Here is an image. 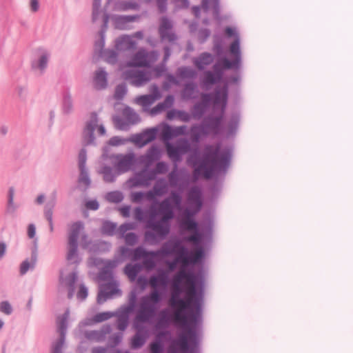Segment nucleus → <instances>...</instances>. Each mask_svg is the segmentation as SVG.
I'll return each instance as SVG.
<instances>
[{"label":"nucleus","instance_id":"obj_1","mask_svg":"<svg viewBox=\"0 0 353 353\" xmlns=\"http://www.w3.org/2000/svg\"><path fill=\"white\" fill-rule=\"evenodd\" d=\"M197 279L198 276L192 271L180 268L172 281L169 304L174 310L173 320L185 331L179 334L174 344L186 353H200L199 336L192 326L199 321L202 311L203 291L196 288Z\"/></svg>","mask_w":353,"mask_h":353},{"label":"nucleus","instance_id":"obj_2","mask_svg":"<svg viewBox=\"0 0 353 353\" xmlns=\"http://www.w3.org/2000/svg\"><path fill=\"white\" fill-rule=\"evenodd\" d=\"M182 203L181 192L171 191L170 196L159 203L157 210L150 208L149 219L145 221L144 241L150 245H157L170 234V221L174 218V208L180 209Z\"/></svg>","mask_w":353,"mask_h":353},{"label":"nucleus","instance_id":"obj_3","mask_svg":"<svg viewBox=\"0 0 353 353\" xmlns=\"http://www.w3.org/2000/svg\"><path fill=\"white\" fill-rule=\"evenodd\" d=\"M231 157L230 150H221V145L218 143L216 145H205L201 157L192 155L188 161L194 168L193 176L195 179L201 176L210 179L221 172L227 171Z\"/></svg>","mask_w":353,"mask_h":353},{"label":"nucleus","instance_id":"obj_4","mask_svg":"<svg viewBox=\"0 0 353 353\" xmlns=\"http://www.w3.org/2000/svg\"><path fill=\"white\" fill-rule=\"evenodd\" d=\"M190 150V143L186 139H179L176 145L170 142L165 143L166 154L174 165L172 170L168 175L169 185L171 187L175 188L177 186L179 181L178 163L182 161L183 156Z\"/></svg>","mask_w":353,"mask_h":353},{"label":"nucleus","instance_id":"obj_5","mask_svg":"<svg viewBox=\"0 0 353 353\" xmlns=\"http://www.w3.org/2000/svg\"><path fill=\"white\" fill-rule=\"evenodd\" d=\"M162 299L161 294L159 290H152L148 296L142 297L139 310L134 319V326L139 328V323H147L154 316L156 304Z\"/></svg>","mask_w":353,"mask_h":353},{"label":"nucleus","instance_id":"obj_6","mask_svg":"<svg viewBox=\"0 0 353 353\" xmlns=\"http://www.w3.org/2000/svg\"><path fill=\"white\" fill-rule=\"evenodd\" d=\"M109 159L114 168L121 174L132 170L136 163L135 154L132 152L125 154H112Z\"/></svg>","mask_w":353,"mask_h":353},{"label":"nucleus","instance_id":"obj_7","mask_svg":"<svg viewBox=\"0 0 353 353\" xmlns=\"http://www.w3.org/2000/svg\"><path fill=\"white\" fill-rule=\"evenodd\" d=\"M68 317L69 310H67L61 316L58 318L57 327L59 338L52 344L51 353H62V347L65 343L68 328Z\"/></svg>","mask_w":353,"mask_h":353},{"label":"nucleus","instance_id":"obj_8","mask_svg":"<svg viewBox=\"0 0 353 353\" xmlns=\"http://www.w3.org/2000/svg\"><path fill=\"white\" fill-rule=\"evenodd\" d=\"M123 78L134 87H141L150 81L151 74L149 72L130 69L125 71Z\"/></svg>","mask_w":353,"mask_h":353},{"label":"nucleus","instance_id":"obj_9","mask_svg":"<svg viewBox=\"0 0 353 353\" xmlns=\"http://www.w3.org/2000/svg\"><path fill=\"white\" fill-rule=\"evenodd\" d=\"M230 52L234 57L233 61H230L227 58L221 60L222 68L223 70L236 69L238 70L241 64V52L240 49V39L236 38L230 46Z\"/></svg>","mask_w":353,"mask_h":353},{"label":"nucleus","instance_id":"obj_10","mask_svg":"<svg viewBox=\"0 0 353 353\" xmlns=\"http://www.w3.org/2000/svg\"><path fill=\"white\" fill-rule=\"evenodd\" d=\"M201 8L205 13L211 9L214 18L217 21L220 20V0H202L201 6H193L192 10L197 19L200 17Z\"/></svg>","mask_w":353,"mask_h":353},{"label":"nucleus","instance_id":"obj_11","mask_svg":"<svg viewBox=\"0 0 353 353\" xmlns=\"http://www.w3.org/2000/svg\"><path fill=\"white\" fill-rule=\"evenodd\" d=\"M98 122L97 113H91L90 120L87 121L83 132V143L84 146L95 145L94 132L98 126Z\"/></svg>","mask_w":353,"mask_h":353},{"label":"nucleus","instance_id":"obj_12","mask_svg":"<svg viewBox=\"0 0 353 353\" xmlns=\"http://www.w3.org/2000/svg\"><path fill=\"white\" fill-rule=\"evenodd\" d=\"M114 295L121 296V291L119 289L118 285L114 281H110L102 284L97 295V303L103 304L108 299L112 298Z\"/></svg>","mask_w":353,"mask_h":353},{"label":"nucleus","instance_id":"obj_13","mask_svg":"<svg viewBox=\"0 0 353 353\" xmlns=\"http://www.w3.org/2000/svg\"><path fill=\"white\" fill-rule=\"evenodd\" d=\"M224 114L225 113L220 112L216 116L209 115L204 119L202 123L208 135L210 134L217 135L220 133Z\"/></svg>","mask_w":353,"mask_h":353},{"label":"nucleus","instance_id":"obj_14","mask_svg":"<svg viewBox=\"0 0 353 353\" xmlns=\"http://www.w3.org/2000/svg\"><path fill=\"white\" fill-rule=\"evenodd\" d=\"M172 22L167 17H161L158 31L162 41H168L173 43L177 39L176 34L172 31Z\"/></svg>","mask_w":353,"mask_h":353},{"label":"nucleus","instance_id":"obj_15","mask_svg":"<svg viewBox=\"0 0 353 353\" xmlns=\"http://www.w3.org/2000/svg\"><path fill=\"white\" fill-rule=\"evenodd\" d=\"M87 150L83 148L79 151L78 155V166L80 171L78 181L88 188L91 183L88 170L86 168Z\"/></svg>","mask_w":353,"mask_h":353},{"label":"nucleus","instance_id":"obj_16","mask_svg":"<svg viewBox=\"0 0 353 353\" xmlns=\"http://www.w3.org/2000/svg\"><path fill=\"white\" fill-rule=\"evenodd\" d=\"M150 91L151 93L149 94L137 97L135 99V102L143 108H148L161 98V92L157 85H152Z\"/></svg>","mask_w":353,"mask_h":353},{"label":"nucleus","instance_id":"obj_17","mask_svg":"<svg viewBox=\"0 0 353 353\" xmlns=\"http://www.w3.org/2000/svg\"><path fill=\"white\" fill-rule=\"evenodd\" d=\"M157 129L155 128H149L142 133L136 134L131 138V141L139 148H142L148 143L154 141L157 137Z\"/></svg>","mask_w":353,"mask_h":353},{"label":"nucleus","instance_id":"obj_18","mask_svg":"<svg viewBox=\"0 0 353 353\" xmlns=\"http://www.w3.org/2000/svg\"><path fill=\"white\" fill-rule=\"evenodd\" d=\"M228 99V86L224 85L221 89L216 90L214 95L213 111L216 112L220 105V112L225 113Z\"/></svg>","mask_w":353,"mask_h":353},{"label":"nucleus","instance_id":"obj_19","mask_svg":"<svg viewBox=\"0 0 353 353\" xmlns=\"http://www.w3.org/2000/svg\"><path fill=\"white\" fill-rule=\"evenodd\" d=\"M168 186L166 179L165 178L158 179L152 189L146 192V198L149 201L153 200L155 196H162L168 193Z\"/></svg>","mask_w":353,"mask_h":353},{"label":"nucleus","instance_id":"obj_20","mask_svg":"<svg viewBox=\"0 0 353 353\" xmlns=\"http://www.w3.org/2000/svg\"><path fill=\"white\" fill-rule=\"evenodd\" d=\"M145 167L142 170L137 172L132 179L134 186L148 187L150 185L151 181L156 179L153 172Z\"/></svg>","mask_w":353,"mask_h":353},{"label":"nucleus","instance_id":"obj_21","mask_svg":"<svg viewBox=\"0 0 353 353\" xmlns=\"http://www.w3.org/2000/svg\"><path fill=\"white\" fill-rule=\"evenodd\" d=\"M161 158V152L156 145H152L145 154L139 157V162L143 164L145 167L149 168L154 162Z\"/></svg>","mask_w":353,"mask_h":353},{"label":"nucleus","instance_id":"obj_22","mask_svg":"<svg viewBox=\"0 0 353 353\" xmlns=\"http://www.w3.org/2000/svg\"><path fill=\"white\" fill-rule=\"evenodd\" d=\"M112 331L111 327L108 325L103 326L98 330H87L84 332L85 339L93 342H102L105 341L107 334Z\"/></svg>","mask_w":353,"mask_h":353},{"label":"nucleus","instance_id":"obj_23","mask_svg":"<svg viewBox=\"0 0 353 353\" xmlns=\"http://www.w3.org/2000/svg\"><path fill=\"white\" fill-rule=\"evenodd\" d=\"M37 239H35L30 259L24 260L20 265L19 272L21 275L26 274L29 270H33L35 268L37 262Z\"/></svg>","mask_w":353,"mask_h":353},{"label":"nucleus","instance_id":"obj_24","mask_svg":"<svg viewBox=\"0 0 353 353\" xmlns=\"http://www.w3.org/2000/svg\"><path fill=\"white\" fill-rule=\"evenodd\" d=\"M139 18V16L136 15H120L114 14L112 16L111 19L115 28L119 30H125L128 27V24L131 22L135 21Z\"/></svg>","mask_w":353,"mask_h":353},{"label":"nucleus","instance_id":"obj_25","mask_svg":"<svg viewBox=\"0 0 353 353\" xmlns=\"http://www.w3.org/2000/svg\"><path fill=\"white\" fill-rule=\"evenodd\" d=\"M50 56V54L47 50H40L39 57L32 61V69L39 70L42 74L48 66Z\"/></svg>","mask_w":353,"mask_h":353},{"label":"nucleus","instance_id":"obj_26","mask_svg":"<svg viewBox=\"0 0 353 353\" xmlns=\"http://www.w3.org/2000/svg\"><path fill=\"white\" fill-rule=\"evenodd\" d=\"M181 242L180 240L176 239L164 243L159 250L154 251L155 256H165L175 254Z\"/></svg>","mask_w":353,"mask_h":353},{"label":"nucleus","instance_id":"obj_27","mask_svg":"<svg viewBox=\"0 0 353 353\" xmlns=\"http://www.w3.org/2000/svg\"><path fill=\"white\" fill-rule=\"evenodd\" d=\"M108 73L103 68L97 70L93 75L92 83L97 90H104L108 87Z\"/></svg>","mask_w":353,"mask_h":353},{"label":"nucleus","instance_id":"obj_28","mask_svg":"<svg viewBox=\"0 0 353 353\" xmlns=\"http://www.w3.org/2000/svg\"><path fill=\"white\" fill-rule=\"evenodd\" d=\"M199 90L195 82L185 83L181 90V95L183 100L188 101L196 99L199 97Z\"/></svg>","mask_w":353,"mask_h":353},{"label":"nucleus","instance_id":"obj_29","mask_svg":"<svg viewBox=\"0 0 353 353\" xmlns=\"http://www.w3.org/2000/svg\"><path fill=\"white\" fill-rule=\"evenodd\" d=\"M115 47L119 51L134 50L137 48V42L130 36L124 35L116 40Z\"/></svg>","mask_w":353,"mask_h":353},{"label":"nucleus","instance_id":"obj_30","mask_svg":"<svg viewBox=\"0 0 353 353\" xmlns=\"http://www.w3.org/2000/svg\"><path fill=\"white\" fill-rule=\"evenodd\" d=\"M127 65L130 67H148L147 51L143 48L139 49Z\"/></svg>","mask_w":353,"mask_h":353},{"label":"nucleus","instance_id":"obj_31","mask_svg":"<svg viewBox=\"0 0 353 353\" xmlns=\"http://www.w3.org/2000/svg\"><path fill=\"white\" fill-rule=\"evenodd\" d=\"M201 196V190L199 187L194 186L191 188L188 194V202L189 207L201 208L203 204Z\"/></svg>","mask_w":353,"mask_h":353},{"label":"nucleus","instance_id":"obj_32","mask_svg":"<svg viewBox=\"0 0 353 353\" xmlns=\"http://www.w3.org/2000/svg\"><path fill=\"white\" fill-rule=\"evenodd\" d=\"M84 229V224L82 221H79L72 223L69 225L68 242L78 243L80 233Z\"/></svg>","mask_w":353,"mask_h":353},{"label":"nucleus","instance_id":"obj_33","mask_svg":"<svg viewBox=\"0 0 353 353\" xmlns=\"http://www.w3.org/2000/svg\"><path fill=\"white\" fill-rule=\"evenodd\" d=\"M168 275L164 271H161L157 275H153L150 277L149 284L154 288V290H158L159 286L165 288L168 283Z\"/></svg>","mask_w":353,"mask_h":353},{"label":"nucleus","instance_id":"obj_34","mask_svg":"<svg viewBox=\"0 0 353 353\" xmlns=\"http://www.w3.org/2000/svg\"><path fill=\"white\" fill-rule=\"evenodd\" d=\"M66 259L71 264L78 265L81 261L78 252V243L68 242Z\"/></svg>","mask_w":353,"mask_h":353},{"label":"nucleus","instance_id":"obj_35","mask_svg":"<svg viewBox=\"0 0 353 353\" xmlns=\"http://www.w3.org/2000/svg\"><path fill=\"white\" fill-rule=\"evenodd\" d=\"M170 334L168 331L159 332L156 337L154 341L152 342L150 345V353H163L164 345L163 339Z\"/></svg>","mask_w":353,"mask_h":353},{"label":"nucleus","instance_id":"obj_36","mask_svg":"<svg viewBox=\"0 0 353 353\" xmlns=\"http://www.w3.org/2000/svg\"><path fill=\"white\" fill-rule=\"evenodd\" d=\"M214 61V57L209 52H202L199 57L192 61L194 65L199 70H203L206 66L210 65Z\"/></svg>","mask_w":353,"mask_h":353},{"label":"nucleus","instance_id":"obj_37","mask_svg":"<svg viewBox=\"0 0 353 353\" xmlns=\"http://www.w3.org/2000/svg\"><path fill=\"white\" fill-rule=\"evenodd\" d=\"M175 254H176V257L175 259L181 263V268H184L185 270V267L190 265V253H189L188 248L181 243Z\"/></svg>","mask_w":353,"mask_h":353},{"label":"nucleus","instance_id":"obj_38","mask_svg":"<svg viewBox=\"0 0 353 353\" xmlns=\"http://www.w3.org/2000/svg\"><path fill=\"white\" fill-rule=\"evenodd\" d=\"M175 254H176V257L175 259L181 263V268H184L185 270V267L190 265V253H189L188 248L181 243Z\"/></svg>","mask_w":353,"mask_h":353},{"label":"nucleus","instance_id":"obj_39","mask_svg":"<svg viewBox=\"0 0 353 353\" xmlns=\"http://www.w3.org/2000/svg\"><path fill=\"white\" fill-rule=\"evenodd\" d=\"M99 173L103 175V181L106 183H113L117 177L121 174L118 173V170L116 169L114 170L112 168L108 165L103 166Z\"/></svg>","mask_w":353,"mask_h":353},{"label":"nucleus","instance_id":"obj_40","mask_svg":"<svg viewBox=\"0 0 353 353\" xmlns=\"http://www.w3.org/2000/svg\"><path fill=\"white\" fill-rule=\"evenodd\" d=\"M190 134L192 141L196 143L200 141L202 136L208 135L203 123L192 125L190 130Z\"/></svg>","mask_w":353,"mask_h":353},{"label":"nucleus","instance_id":"obj_41","mask_svg":"<svg viewBox=\"0 0 353 353\" xmlns=\"http://www.w3.org/2000/svg\"><path fill=\"white\" fill-rule=\"evenodd\" d=\"M135 307V295L132 296L129 304L128 305H124L121 307L118 311L114 314V316L117 317H121L123 319H129L130 314L134 310Z\"/></svg>","mask_w":353,"mask_h":353},{"label":"nucleus","instance_id":"obj_42","mask_svg":"<svg viewBox=\"0 0 353 353\" xmlns=\"http://www.w3.org/2000/svg\"><path fill=\"white\" fill-rule=\"evenodd\" d=\"M77 280V273L72 272L65 278V284L68 288V298L71 299L75 292V283Z\"/></svg>","mask_w":353,"mask_h":353},{"label":"nucleus","instance_id":"obj_43","mask_svg":"<svg viewBox=\"0 0 353 353\" xmlns=\"http://www.w3.org/2000/svg\"><path fill=\"white\" fill-rule=\"evenodd\" d=\"M176 74L183 79H194L196 77L197 72L190 67L182 66L177 69Z\"/></svg>","mask_w":353,"mask_h":353},{"label":"nucleus","instance_id":"obj_44","mask_svg":"<svg viewBox=\"0 0 353 353\" xmlns=\"http://www.w3.org/2000/svg\"><path fill=\"white\" fill-rule=\"evenodd\" d=\"M141 270V265L139 263H128L125 266L124 272L131 281H134L139 272Z\"/></svg>","mask_w":353,"mask_h":353},{"label":"nucleus","instance_id":"obj_45","mask_svg":"<svg viewBox=\"0 0 353 353\" xmlns=\"http://www.w3.org/2000/svg\"><path fill=\"white\" fill-rule=\"evenodd\" d=\"M122 114L128 123L136 124L140 121L139 114L130 107H125L123 110Z\"/></svg>","mask_w":353,"mask_h":353},{"label":"nucleus","instance_id":"obj_46","mask_svg":"<svg viewBox=\"0 0 353 353\" xmlns=\"http://www.w3.org/2000/svg\"><path fill=\"white\" fill-rule=\"evenodd\" d=\"M170 322V316L167 310H163L159 314V318L156 324V328L165 329L167 328Z\"/></svg>","mask_w":353,"mask_h":353},{"label":"nucleus","instance_id":"obj_47","mask_svg":"<svg viewBox=\"0 0 353 353\" xmlns=\"http://www.w3.org/2000/svg\"><path fill=\"white\" fill-rule=\"evenodd\" d=\"M15 190L13 187H10L8 192V202L6 206V211L8 214L14 213L18 206L14 202Z\"/></svg>","mask_w":353,"mask_h":353},{"label":"nucleus","instance_id":"obj_48","mask_svg":"<svg viewBox=\"0 0 353 353\" xmlns=\"http://www.w3.org/2000/svg\"><path fill=\"white\" fill-rule=\"evenodd\" d=\"M221 74L219 73L217 75L214 74L213 72L208 70L204 72V77L203 79V85L208 86L210 85H213L221 81L220 80Z\"/></svg>","mask_w":353,"mask_h":353},{"label":"nucleus","instance_id":"obj_49","mask_svg":"<svg viewBox=\"0 0 353 353\" xmlns=\"http://www.w3.org/2000/svg\"><path fill=\"white\" fill-rule=\"evenodd\" d=\"M207 108L200 103L199 102L196 103L191 110V114L193 119L199 120L201 119L207 110Z\"/></svg>","mask_w":353,"mask_h":353},{"label":"nucleus","instance_id":"obj_50","mask_svg":"<svg viewBox=\"0 0 353 353\" xmlns=\"http://www.w3.org/2000/svg\"><path fill=\"white\" fill-rule=\"evenodd\" d=\"M150 254L155 256L154 251H147L143 247L139 246L135 249L132 250V260L137 261L141 259H143L145 256Z\"/></svg>","mask_w":353,"mask_h":353},{"label":"nucleus","instance_id":"obj_51","mask_svg":"<svg viewBox=\"0 0 353 353\" xmlns=\"http://www.w3.org/2000/svg\"><path fill=\"white\" fill-rule=\"evenodd\" d=\"M204 256V249L202 246H197L194 250L190 253V264H196L200 261Z\"/></svg>","mask_w":353,"mask_h":353},{"label":"nucleus","instance_id":"obj_52","mask_svg":"<svg viewBox=\"0 0 353 353\" xmlns=\"http://www.w3.org/2000/svg\"><path fill=\"white\" fill-rule=\"evenodd\" d=\"M117 225L110 221H105L102 223L101 232L108 236H113L117 230Z\"/></svg>","mask_w":353,"mask_h":353},{"label":"nucleus","instance_id":"obj_53","mask_svg":"<svg viewBox=\"0 0 353 353\" xmlns=\"http://www.w3.org/2000/svg\"><path fill=\"white\" fill-rule=\"evenodd\" d=\"M137 332L133 336L132 339V347L133 349H138L141 347L145 343V336L142 335L140 332V325H139V328L137 329Z\"/></svg>","mask_w":353,"mask_h":353},{"label":"nucleus","instance_id":"obj_54","mask_svg":"<svg viewBox=\"0 0 353 353\" xmlns=\"http://www.w3.org/2000/svg\"><path fill=\"white\" fill-rule=\"evenodd\" d=\"M181 229L192 232L198 227V223L194 219H183L180 224Z\"/></svg>","mask_w":353,"mask_h":353},{"label":"nucleus","instance_id":"obj_55","mask_svg":"<svg viewBox=\"0 0 353 353\" xmlns=\"http://www.w3.org/2000/svg\"><path fill=\"white\" fill-rule=\"evenodd\" d=\"M73 101L70 94L65 93L63 100V111L65 114H69L72 111Z\"/></svg>","mask_w":353,"mask_h":353},{"label":"nucleus","instance_id":"obj_56","mask_svg":"<svg viewBox=\"0 0 353 353\" xmlns=\"http://www.w3.org/2000/svg\"><path fill=\"white\" fill-rule=\"evenodd\" d=\"M192 232L193 234L185 238V241L193 243L196 247L201 246L199 243L203 236L202 234L199 232L198 228Z\"/></svg>","mask_w":353,"mask_h":353},{"label":"nucleus","instance_id":"obj_57","mask_svg":"<svg viewBox=\"0 0 353 353\" xmlns=\"http://www.w3.org/2000/svg\"><path fill=\"white\" fill-rule=\"evenodd\" d=\"M105 198L110 203H118L123 201V196L122 192L119 191H112L108 192Z\"/></svg>","mask_w":353,"mask_h":353},{"label":"nucleus","instance_id":"obj_58","mask_svg":"<svg viewBox=\"0 0 353 353\" xmlns=\"http://www.w3.org/2000/svg\"><path fill=\"white\" fill-rule=\"evenodd\" d=\"M56 201L53 199L52 201H48L44 208V216L48 221H52L53 208L55 206Z\"/></svg>","mask_w":353,"mask_h":353},{"label":"nucleus","instance_id":"obj_59","mask_svg":"<svg viewBox=\"0 0 353 353\" xmlns=\"http://www.w3.org/2000/svg\"><path fill=\"white\" fill-rule=\"evenodd\" d=\"M168 165L167 163L164 161H159L156 164L155 168L152 169V172H153L155 178L157 174H164L167 173L168 171Z\"/></svg>","mask_w":353,"mask_h":353},{"label":"nucleus","instance_id":"obj_60","mask_svg":"<svg viewBox=\"0 0 353 353\" xmlns=\"http://www.w3.org/2000/svg\"><path fill=\"white\" fill-rule=\"evenodd\" d=\"M161 135L165 143L169 142L174 137L173 127L165 124L162 130Z\"/></svg>","mask_w":353,"mask_h":353},{"label":"nucleus","instance_id":"obj_61","mask_svg":"<svg viewBox=\"0 0 353 353\" xmlns=\"http://www.w3.org/2000/svg\"><path fill=\"white\" fill-rule=\"evenodd\" d=\"M127 93V86L125 83H120L117 85L114 97L116 100H121Z\"/></svg>","mask_w":353,"mask_h":353},{"label":"nucleus","instance_id":"obj_62","mask_svg":"<svg viewBox=\"0 0 353 353\" xmlns=\"http://www.w3.org/2000/svg\"><path fill=\"white\" fill-rule=\"evenodd\" d=\"M239 116L236 114L232 115L228 124V130H229V132H228L229 134H232L233 133H234L236 132V130L238 128V125H239Z\"/></svg>","mask_w":353,"mask_h":353},{"label":"nucleus","instance_id":"obj_63","mask_svg":"<svg viewBox=\"0 0 353 353\" xmlns=\"http://www.w3.org/2000/svg\"><path fill=\"white\" fill-rule=\"evenodd\" d=\"M103 56L107 62L114 63L117 62L118 54L114 50H105L103 52Z\"/></svg>","mask_w":353,"mask_h":353},{"label":"nucleus","instance_id":"obj_64","mask_svg":"<svg viewBox=\"0 0 353 353\" xmlns=\"http://www.w3.org/2000/svg\"><path fill=\"white\" fill-rule=\"evenodd\" d=\"M92 353H121V352L113 347H95L92 350Z\"/></svg>","mask_w":353,"mask_h":353}]
</instances>
